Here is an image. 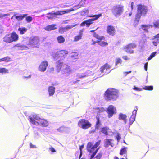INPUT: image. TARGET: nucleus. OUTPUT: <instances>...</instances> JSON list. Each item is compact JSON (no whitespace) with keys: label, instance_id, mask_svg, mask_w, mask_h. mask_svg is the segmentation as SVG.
Masks as SVG:
<instances>
[{"label":"nucleus","instance_id":"obj_1","mask_svg":"<svg viewBox=\"0 0 159 159\" xmlns=\"http://www.w3.org/2000/svg\"><path fill=\"white\" fill-rule=\"evenodd\" d=\"M28 120L32 124L36 126H40L46 127L49 125L48 121L43 118H41L36 114L32 115L29 116Z\"/></svg>","mask_w":159,"mask_h":159},{"label":"nucleus","instance_id":"obj_2","mask_svg":"<svg viewBox=\"0 0 159 159\" xmlns=\"http://www.w3.org/2000/svg\"><path fill=\"white\" fill-rule=\"evenodd\" d=\"M100 140L98 141L94 145H93L91 142H89L88 143L87 145V149L88 152L93 153L91 155L90 159H92L93 158V159H100L102 156V152H100L94 157L96 154L99 149V147L98 148H97L100 145Z\"/></svg>","mask_w":159,"mask_h":159},{"label":"nucleus","instance_id":"obj_3","mask_svg":"<svg viewBox=\"0 0 159 159\" xmlns=\"http://www.w3.org/2000/svg\"><path fill=\"white\" fill-rule=\"evenodd\" d=\"M56 67L57 72H59L61 71L64 76H69L71 72L70 67L66 64H63V62L61 61H57L56 62Z\"/></svg>","mask_w":159,"mask_h":159},{"label":"nucleus","instance_id":"obj_4","mask_svg":"<svg viewBox=\"0 0 159 159\" xmlns=\"http://www.w3.org/2000/svg\"><path fill=\"white\" fill-rule=\"evenodd\" d=\"M119 92L116 89L113 88L108 89L104 93V98L107 101H114L118 97Z\"/></svg>","mask_w":159,"mask_h":159},{"label":"nucleus","instance_id":"obj_5","mask_svg":"<svg viewBox=\"0 0 159 159\" xmlns=\"http://www.w3.org/2000/svg\"><path fill=\"white\" fill-rule=\"evenodd\" d=\"M148 10L147 7L144 5H137V12L136 16L135 22L138 23L141 16H145Z\"/></svg>","mask_w":159,"mask_h":159},{"label":"nucleus","instance_id":"obj_6","mask_svg":"<svg viewBox=\"0 0 159 159\" xmlns=\"http://www.w3.org/2000/svg\"><path fill=\"white\" fill-rule=\"evenodd\" d=\"M18 38L17 34L15 32H13L11 34H7L4 37L3 40L6 43H11L17 41Z\"/></svg>","mask_w":159,"mask_h":159},{"label":"nucleus","instance_id":"obj_7","mask_svg":"<svg viewBox=\"0 0 159 159\" xmlns=\"http://www.w3.org/2000/svg\"><path fill=\"white\" fill-rule=\"evenodd\" d=\"M68 52L66 50H61L57 52L54 54H53V57L55 60H58L57 61H61L63 62V60L66 57Z\"/></svg>","mask_w":159,"mask_h":159},{"label":"nucleus","instance_id":"obj_8","mask_svg":"<svg viewBox=\"0 0 159 159\" xmlns=\"http://www.w3.org/2000/svg\"><path fill=\"white\" fill-rule=\"evenodd\" d=\"M124 11V6L121 5L114 6L111 9L113 15L116 17H118L122 15Z\"/></svg>","mask_w":159,"mask_h":159},{"label":"nucleus","instance_id":"obj_9","mask_svg":"<svg viewBox=\"0 0 159 159\" xmlns=\"http://www.w3.org/2000/svg\"><path fill=\"white\" fill-rule=\"evenodd\" d=\"M102 16V15L101 14H100L97 15L89 16V17H92V18L83 22L81 24L80 26H84L86 25L87 27H89L90 25L92 23V22L97 20Z\"/></svg>","mask_w":159,"mask_h":159},{"label":"nucleus","instance_id":"obj_10","mask_svg":"<svg viewBox=\"0 0 159 159\" xmlns=\"http://www.w3.org/2000/svg\"><path fill=\"white\" fill-rule=\"evenodd\" d=\"M40 40L39 38L37 36H32L29 39L28 45H30L33 47H39Z\"/></svg>","mask_w":159,"mask_h":159},{"label":"nucleus","instance_id":"obj_11","mask_svg":"<svg viewBox=\"0 0 159 159\" xmlns=\"http://www.w3.org/2000/svg\"><path fill=\"white\" fill-rule=\"evenodd\" d=\"M136 45L134 43L129 44L123 47L122 50L125 51L126 52L129 54H133L134 53L133 49L135 48Z\"/></svg>","mask_w":159,"mask_h":159},{"label":"nucleus","instance_id":"obj_12","mask_svg":"<svg viewBox=\"0 0 159 159\" xmlns=\"http://www.w3.org/2000/svg\"><path fill=\"white\" fill-rule=\"evenodd\" d=\"M91 125L89 122L84 119L80 120L78 122V126L84 129H86L90 127Z\"/></svg>","mask_w":159,"mask_h":159},{"label":"nucleus","instance_id":"obj_13","mask_svg":"<svg viewBox=\"0 0 159 159\" xmlns=\"http://www.w3.org/2000/svg\"><path fill=\"white\" fill-rule=\"evenodd\" d=\"M116 108L114 106L112 105H109L107 111V112L108 114V118H111L113 114H116Z\"/></svg>","mask_w":159,"mask_h":159},{"label":"nucleus","instance_id":"obj_14","mask_svg":"<svg viewBox=\"0 0 159 159\" xmlns=\"http://www.w3.org/2000/svg\"><path fill=\"white\" fill-rule=\"evenodd\" d=\"M48 65V62L47 61H43L41 62L38 67L39 71L41 72H45Z\"/></svg>","mask_w":159,"mask_h":159},{"label":"nucleus","instance_id":"obj_15","mask_svg":"<svg viewBox=\"0 0 159 159\" xmlns=\"http://www.w3.org/2000/svg\"><path fill=\"white\" fill-rule=\"evenodd\" d=\"M101 132L106 135L112 136L113 135V133L107 127H105L102 128Z\"/></svg>","mask_w":159,"mask_h":159},{"label":"nucleus","instance_id":"obj_16","mask_svg":"<svg viewBox=\"0 0 159 159\" xmlns=\"http://www.w3.org/2000/svg\"><path fill=\"white\" fill-rule=\"evenodd\" d=\"M107 33L111 36H114L115 33V27L112 26H108L107 28Z\"/></svg>","mask_w":159,"mask_h":159},{"label":"nucleus","instance_id":"obj_17","mask_svg":"<svg viewBox=\"0 0 159 159\" xmlns=\"http://www.w3.org/2000/svg\"><path fill=\"white\" fill-rule=\"evenodd\" d=\"M57 130L60 133H68L70 131V129L69 128L62 126L57 129Z\"/></svg>","mask_w":159,"mask_h":159},{"label":"nucleus","instance_id":"obj_18","mask_svg":"<svg viewBox=\"0 0 159 159\" xmlns=\"http://www.w3.org/2000/svg\"><path fill=\"white\" fill-rule=\"evenodd\" d=\"M110 68V66L107 64H106L101 67L100 71L102 73H108V72H107V71Z\"/></svg>","mask_w":159,"mask_h":159},{"label":"nucleus","instance_id":"obj_19","mask_svg":"<svg viewBox=\"0 0 159 159\" xmlns=\"http://www.w3.org/2000/svg\"><path fill=\"white\" fill-rule=\"evenodd\" d=\"M153 25H152L148 24L147 25H141V29L145 32H148V29L152 28Z\"/></svg>","mask_w":159,"mask_h":159},{"label":"nucleus","instance_id":"obj_20","mask_svg":"<svg viewBox=\"0 0 159 159\" xmlns=\"http://www.w3.org/2000/svg\"><path fill=\"white\" fill-rule=\"evenodd\" d=\"M86 1V0H81L79 3L78 5L75 6L74 7L76 10L84 6L85 5Z\"/></svg>","mask_w":159,"mask_h":159},{"label":"nucleus","instance_id":"obj_21","mask_svg":"<svg viewBox=\"0 0 159 159\" xmlns=\"http://www.w3.org/2000/svg\"><path fill=\"white\" fill-rule=\"evenodd\" d=\"M112 140L111 139H106L104 140V146L106 147H108L110 145L111 147H113L112 143Z\"/></svg>","mask_w":159,"mask_h":159},{"label":"nucleus","instance_id":"obj_22","mask_svg":"<svg viewBox=\"0 0 159 159\" xmlns=\"http://www.w3.org/2000/svg\"><path fill=\"white\" fill-rule=\"evenodd\" d=\"M55 88L52 86H49L48 88V90L49 96H52L55 92Z\"/></svg>","mask_w":159,"mask_h":159},{"label":"nucleus","instance_id":"obj_23","mask_svg":"<svg viewBox=\"0 0 159 159\" xmlns=\"http://www.w3.org/2000/svg\"><path fill=\"white\" fill-rule=\"evenodd\" d=\"M56 26V25H49L45 27L44 29L46 31H50L56 29L57 28L55 27Z\"/></svg>","mask_w":159,"mask_h":159},{"label":"nucleus","instance_id":"obj_24","mask_svg":"<svg viewBox=\"0 0 159 159\" xmlns=\"http://www.w3.org/2000/svg\"><path fill=\"white\" fill-rule=\"evenodd\" d=\"M56 12L53 13H50L47 14V17L49 19H52L56 17V15H57L55 14Z\"/></svg>","mask_w":159,"mask_h":159},{"label":"nucleus","instance_id":"obj_25","mask_svg":"<svg viewBox=\"0 0 159 159\" xmlns=\"http://www.w3.org/2000/svg\"><path fill=\"white\" fill-rule=\"evenodd\" d=\"M77 25H78V24H75V25H67L66 27H61L59 28L60 31L61 32V30L62 29H66V30L70 29H71V28H73V27L76 26Z\"/></svg>","mask_w":159,"mask_h":159},{"label":"nucleus","instance_id":"obj_26","mask_svg":"<svg viewBox=\"0 0 159 159\" xmlns=\"http://www.w3.org/2000/svg\"><path fill=\"white\" fill-rule=\"evenodd\" d=\"M57 40L58 43L61 44L64 43L65 39L62 36H60L57 38Z\"/></svg>","mask_w":159,"mask_h":159},{"label":"nucleus","instance_id":"obj_27","mask_svg":"<svg viewBox=\"0 0 159 159\" xmlns=\"http://www.w3.org/2000/svg\"><path fill=\"white\" fill-rule=\"evenodd\" d=\"M27 15V14H25L23 15H20L18 16H16L15 18L18 21H21Z\"/></svg>","mask_w":159,"mask_h":159},{"label":"nucleus","instance_id":"obj_28","mask_svg":"<svg viewBox=\"0 0 159 159\" xmlns=\"http://www.w3.org/2000/svg\"><path fill=\"white\" fill-rule=\"evenodd\" d=\"M82 34L81 33H80L78 35L75 36L74 37V41L76 42L79 41L82 38Z\"/></svg>","mask_w":159,"mask_h":159},{"label":"nucleus","instance_id":"obj_29","mask_svg":"<svg viewBox=\"0 0 159 159\" xmlns=\"http://www.w3.org/2000/svg\"><path fill=\"white\" fill-rule=\"evenodd\" d=\"M18 30L20 32V34H23L27 31V28L24 27L22 28H19L18 29Z\"/></svg>","mask_w":159,"mask_h":159},{"label":"nucleus","instance_id":"obj_30","mask_svg":"<svg viewBox=\"0 0 159 159\" xmlns=\"http://www.w3.org/2000/svg\"><path fill=\"white\" fill-rule=\"evenodd\" d=\"M89 13V10L85 9L82 10L81 12V15L83 16L87 15Z\"/></svg>","mask_w":159,"mask_h":159},{"label":"nucleus","instance_id":"obj_31","mask_svg":"<svg viewBox=\"0 0 159 159\" xmlns=\"http://www.w3.org/2000/svg\"><path fill=\"white\" fill-rule=\"evenodd\" d=\"M78 54L76 52H72L70 54V57L74 59H78Z\"/></svg>","mask_w":159,"mask_h":159},{"label":"nucleus","instance_id":"obj_32","mask_svg":"<svg viewBox=\"0 0 159 159\" xmlns=\"http://www.w3.org/2000/svg\"><path fill=\"white\" fill-rule=\"evenodd\" d=\"M153 27H154L155 28H159V20H157L153 22Z\"/></svg>","mask_w":159,"mask_h":159},{"label":"nucleus","instance_id":"obj_33","mask_svg":"<svg viewBox=\"0 0 159 159\" xmlns=\"http://www.w3.org/2000/svg\"><path fill=\"white\" fill-rule=\"evenodd\" d=\"M5 74L8 73V70L5 68L0 67V73Z\"/></svg>","mask_w":159,"mask_h":159},{"label":"nucleus","instance_id":"obj_34","mask_svg":"<svg viewBox=\"0 0 159 159\" xmlns=\"http://www.w3.org/2000/svg\"><path fill=\"white\" fill-rule=\"evenodd\" d=\"M127 118V116L125 114L122 113H120L119 116V120H124Z\"/></svg>","mask_w":159,"mask_h":159},{"label":"nucleus","instance_id":"obj_35","mask_svg":"<svg viewBox=\"0 0 159 159\" xmlns=\"http://www.w3.org/2000/svg\"><path fill=\"white\" fill-rule=\"evenodd\" d=\"M122 60L121 59L119 58H117L115 60V65L116 66L118 65V64H121L122 62Z\"/></svg>","mask_w":159,"mask_h":159},{"label":"nucleus","instance_id":"obj_36","mask_svg":"<svg viewBox=\"0 0 159 159\" xmlns=\"http://www.w3.org/2000/svg\"><path fill=\"white\" fill-rule=\"evenodd\" d=\"M104 111V109L102 108H97L95 109L94 110V112L97 113L98 114V113L102 112Z\"/></svg>","mask_w":159,"mask_h":159},{"label":"nucleus","instance_id":"obj_37","mask_svg":"<svg viewBox=\"0 0 159 159\" xmlns=\"http://www.w3.org/2000/svg\"><path fill=\"white\" fill-rule=\"evenodd\" d=\"M143 89L145 90H152L153 89V86H144Z\"/></svg>","mask_w":159,"mask_h":159},{"label":"nucleus","instance_id":"obj_38","mask_svg":"<svg viewBox=\"0 0 159 159\" xmlns=\"http://www.w3.org/2000/svg\"><path fill=\"white\" fill-rule=\"evenodd\" d=\"M127 148H122L120 151V154L121 155H122L124 154H125L127 153Z\"/></svg>","mask_w":159,"mask_h":159},{"label":"nucleus","instance_id":"obj_39","mask_svg":"<svg viewBox=\"0 0 159 159\" xmlns=\"http://www.w3.org/2000/svg\"><path fill=\"white\" fill-rule=\"evenodd\" d=\"M70 6L68 5H66V4H60L59 5H58L57 6L58 7H57V8H66Z\"/></svg>","mask_w":159,"mask_h":159},{"label":"nucleus","instance_id":"obj_40","mask_svg":"<svg viewBox=\"0 0 159 159\" xmlns=\"http://www.w3.org/2000/svg\"><path fill=\"white\" fill-rule=\"evenodd\" d=\"M98 44L102 46H105L108 45V43L107 42L103 41H98Z\"/></svg>","mask_w":159,"mask_h":159},{"label":"nucleus","instance_id":"obj_41","mask_svg":"<svg viewBox=\"0 0 159 159\" xmlns=\"http://www.w3.org/2000/svg\"><path fill=\"white\" fill-rule=\"evenodd\" d=\"M135 117L133 116H131L129 119V124L130 125H131L133 122L135 120Z\"/></svg>","mask_w":159,"mask_h":159},{"label":"nucleus","instance_id":"obj_42","mask_svg":"<svg viewBox=\"0 0 159 159\" xmlns=\"http://www.w3.org/2000/svg\"><path fill=\"white\" fill-rule=\"evenodd\" d=\"M75 10H76L75 9L74 7L73 8H71V9H66V10H64V11L65 14H67V13H68L69 12H70L73 11Z\"/></svg>","mask_w":159,"mask_h":159},{"label":"nucleus","instance_id":"obj_43","mask_svg":"<svg viewBox=\"0 0 159 159\" xmlns=\"http://www.w3.org/2000/svg\"><path fill=\"white\" fill-rule=\"evenodd\" d=\"M96 118H97V122L96 125V127H95L96 129H98L100 125H101V123L99 122V118L97 117Z\"/></svg>","mask_w":159,"mask_h":159},{"label":"nucleus","instance_id":"obj_44","mask_svg":"<svg viewBox=\"0 0 159 159\" xmlns=\"http://www.w3.org/2000/svg\"><path fill=\"white\" fill-rule=\"evenodd\" d=\"M138 109V107L137 106H136L135 107V109L132 112V114L131 116H133L135 117H136V115L137 114V110Z\"/></svg>","mask_w":159,"mask_h":159},{"label":"nucleus","instance_id":"obj_45","mask_svg":"<svg viewBox=\"0 0 159 159\" xmlns=\"http://www.w3.org/2000/svg\"><path fill=\"white\" fill-rule=\"evenodd\" d=\"M156 52H152L150 56L148 58V60H150L156 54Z\"/></svg>","mask_w":159,"mask_h":159},{"label":"nucleus","instance_id":"obj_46","mask_svg":"<svg viewBox=\"0 0 159 159\" xmlns=\"http://www.w3.org/2000/svg\"><path fill=\"white\" fill-rule=\"evenodd\" d=\"M57 15H64L65 14L64 10L61 11H58L56 12L55 13Z\"/></svg>","mask_w":159,"mask_h":159},{"label":"nucleus","instance_id":"obj_47","mask_svg":"<svg viewBox=\"0 0 159 159\" xmlns=\"http://www.w3.org/2000/svg\"><path fill=\"white\" fill-rule=\"evenodd\" d=\"M4 61L8 62L11 61V58L9 57H6L3 58Z\"/></svg>","mask_w":159,"mask_h":159},{"label":"nucleus","instance_id":"obj_48","mask_svg":"<svg viewBox=\"0 0 159 159\" xmlns=\"http://www.w3.org/2000/svg\"><path fill=\"white\" fill-rule=\"evenodd\" d=\"M26 20L27 22H30L32 21V18L30 16H28L26 17Z\"/></svg>","mask_w":159,"mask_h":159},{"label":"nucleus","instance_id":"obj_49","mask_svg":"<svg viewBox=\"0 0 159 159\" xmlns=\"http://www.w3.org/2000/svg\"><path fill=\"white\" fill-rule=\"evenodd\" d=\"M116 138L118 142L121 139L120 135L118 133H117L116 136Z\"/></svg>","mask_w":159,"mask_h":159},{"label":"nucleus","instance_id":"obj_50","mask_svg":"<svg viewBox=\"0 0 159 159\" xmlns=\"http://www.w3.org/2000/svg\"><path fill=\"white\" fill-rule=\"evenodd\" d=\"M133 89L138 91H142V89L140 88H138L134 87L133 88Z\"/></svg>","mask_w":159,"mask_h":159},{"label":"nucleus","instance_id":"obj_51","mask_svg":"<svg viewBox=\"0 0 159 159\" xmlns=\"http://www.w3.org/2000/svg\"><path fill=\"white\" fill-rule=\"evenodd\" d=\"M10 16L9 14H0V18L3 17H5L6 16Z\"/></svg>","mask_w":159,"mask_h":159},{"label":"nucleus","instance_id":"obj_52","mask_svg":"<svg viewBox=\"0 0 159 159\" xmlns=\"http://www.w3.org/2000/svg\"><path fill=\"white\" fill-rule=\"evenodd\" d=\"M84 148V145H82L80 147V156L79 159H80V158L82 156V150Z\"/></svg>","mask_w":159,"mask_h":159},{"label":"nucleus","instance_id":"obj_53","mask_svg":"<svg viewBox=\"0 0 159 159\" xmlns=\"http://www.w3.org/2000/svg\"><path fill=\"white\" fill-rule=\"evenodd\" d=\"M30 147L32 148H37L36 145L33 144L31 143H30Z\"/></svg>","mask_w":159,"mask_h":159},{"label":"nucleus","instance_id":"obj_54","mask_svg":"<svg viewBox=\"0 0 159 159\" xmlns=\"http://www.w3.org/2000/svg\"><path fill=\"white\" fill-rule=\"evenodd\" d=\"M49 149L52 152H56L55 149L52 147L49 148Z\"/></svg>","mask_w":159,"mask_h":159},{"label":"nucleus","instance_id":"obj_55","mask_svg":"<svg viewBox=\"0 0 159 159\" xmlns=\"http://www.w3.org/2000/svg\"><path fill=\"white\" fill-rule=\"evenodd\" d=\"M96 38L99 40L104 39V36H100L98 35V37Z\"/></svg>","mask_w":159,"mask_h":159},{"label":"nucleus","instance_id":"obj_56","mask_svg":"<svg viewBox=\"0 0 159 159\" xmlns=\"http://www.w3.org/2000/svg\"><path fill=\"white\" fill-rule=\"evenodd\" d=\"M122 58L125 60H128L129 59V58L126 56H123Z\"/></svg>","mask_w":159,"mask_h":159},{"label":"nucleus","instance_id":"obj_57","mask_svg":"<svg viewBox=\"0 0 159 159\" xmlns=\"http://www.w3.org/2000/svg\"><path fill=\"white\" fill-rule=\"evenodd\" d=\"M148 63L147 62L144 65V68L145 70L147 71V66H148Z\"/></svg>","mask_w":159,"mask_h":159},{"label":"nucleus","instance_id":"obj_58","mask_svg":"<svg viewBox=\"0 0 159 159\" xmlns=\"http://www.w3.org/2000/svg\"><path fill=\"white\" fill-rule=\"evenodd\" d=\"M81 75H82V78L83 77H86L87 75H88V74H87L86 73L82 74H81Z\"/></svg>","mask_w":159,"mask_h":159},{"label":"nucleus","instance_id":"obj_59","mask_svg":"<svg viewBox=\"0 0 159 159\" xmlns=\"http://www.w3.org/2000/svg\"><path fill=\"white\" fill-rule=\"evenodd\" d=\"M152 43L155 46H157L158 44V43L156 41H153L152 42Z\"/></svg>","mask_w":159,"mask_h":159},{"label":"nucleus","instance_id":"obj_60","mask_svg":"<svg viewBox=\"0 0 159 159\" xmlns=\"http://www.w3.org/2000/svg\"><path fill=\"white\" fill-rule=\"evenodd\" d=\"M66 30V29H62L61 30V32H60V30H59V31L60 33H63V32L64 31Z\"/></svg>","mask_w":159,"mask_h":159},{"label":"nucleus","instance_id":"obj_61","mask_svg":"<svg viewBox=\"0 0 159 159\" xmlns=\"http://www.w3.org/2000/svg\"><path fill=\"white\" fill-rule=\"evenodd\" d=\"M98 34H96V33H94L93 34V36L94 37L97 38V37H98Z\"/></svg>","mask_w":159,"mask_h":159},{"label":"nucleus","instance_id":"obj_62","mask_svg":"<svg viewBox=\"0 0 159 159\" xmlns=\"http://www.w3.org/2000/svg\"><path fill=\"white\" fill-rule=\"evenodd\" d=\"M82 75H81V74H78L77 75V76L80 78H82Z\"/></svg>","mask_w":159,"mask_h":159},{"label":"nucleus","instance_id":"obj_63","mask_svg":"<svg viewBox=\"0 0 159 159\" xmlns=\"http://www.w3.org/2000/svg\"><path fill=\"white\" fill-rule=\"evenodd\" d=\"M154 38H159V33L156 35L154 36Z\"/></svg>","mask_w":159,"mask_h":159},{"label":"nucleus","instance_id":"obj_64","mask_svg":"<svg viewBox=\"0 0 159 159\" xmlns=\"http://www.w3.org/2000/svg\"><path fill=\"white\" fill-rule=\"evenodd\" d=\"M156 41L158 43H159V39H158L156 40Z\"/></svg>","mask_w":159,"mask_h":159}]
</instances>
